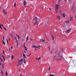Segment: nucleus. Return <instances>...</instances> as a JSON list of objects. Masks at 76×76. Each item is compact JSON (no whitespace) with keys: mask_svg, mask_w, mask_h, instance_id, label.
<instances>
[{"mask_svg":"<svg viewBox=\"0 0 76 76\" xmlns=\"http://www.w3.org/2000/svg\"><path fill=\"white\" fill-rule=\"evenodd\" d=\"M31 53H30L29 55H27V56H28V57H29V56H31Z\"/></svg>","mask_w":76,"mask_h":76,"instance_id":"28","label":"nucleus"},{"mask_svg":"<svg viewBox=\"0 0 76 76\" xmlns=\"http://www.w3.org/2000/svg\"><path fill=\"white\" fill-rule=\"evenodd\" d=\"M50 67H49V70H50Z\"/></svg>","mask_w":76,"mask_h":76,"instance_id":"48","label":"nucleus"},{"mask_svg":"<svg viewBox=\"0 0 76 76\" xmlns=\"http://www.w3.org/2000/svg\"><path fill=\"white\" fill-rule=\"evenodd\" d=\"M10 40V39H8L9 41Z\"/></svg>","mask_w":76,"mask_h":76,"instance_id":"49","label":"nucleus"},{"mask_svg":"<svg viewBox=\"0 0 76 76\" xmlns=\"http://www.w3.org/2000/svg\"><path fill=\"white\" fill-rule=\"evenodd\" d=\"M23 46H24V48H26V47H25V43H24Z\"/></svg>","mask_w":76,"mask_h":76,"instance_id":"21","label":"nucleus"},{"mask_svg":"<svg viewBox=\"0 0 76 76\" xmlns=\"http://www.w3.org/2000/svg\"><path fill=\"white\" fill-rule=\"evenodd\" d=\"M61 18V17H60V16H58V19H59V20H60V19Z\"/></svg>","mask_w":76,"mask_h":76,"instance_id":"13","label":"nucleus"},{"mask_svg":"<svg viewBox=\"0 0 76 76\" xmlns=\"http://www.w3.org/2000/svg\"><path fill=\"white\" fill-rule=\"evenodd\" d=\"M55 12H56V13H57V10H56L55 11Z\"/></svg>","mask_w":76,"mask_h":76,"instance_id":"34","label":"nucleus"},{"mask_svg":"<svg viewBox=\"0 0 76 76\" xmlns=\"http://www.w3.org/2000/svg\"><path fill=\"white\" fill-rule=\"evenodd\" d=\"M19 37H18V39H19Z\"/></svg>","mask_w":76,"mask_h":76,"instance_id":"53","label":"nucleus"},{"mask_svg":"<svg viewBox=\"0 0 76 76\" xmlns=\"http://www.w3.org/2000/svg\"><path fill=\"white\" fill-rule=\"evenodd\" d=\"M69 1H70V0H69Z\"/></svg>","mask_w":76,"mask_h":76,"instance_id":"58","label":"nucleus"},{"mask_svg":"<svg viewBox=\"0 0 76 76\" xmlns=\"http://www.w3.org/2000/svg\"><path fill=\"white\" fill-rule=\"evenodd\" d=\"M42 7L43 8H44V7Z\"/></svg>","mask_w":76,"mask_h":76,"instance_id":"55","label":"nucleus"},{"mask_svg":"<svg viewBox=\"0 0 76 76\" xmlns=\"http://www.w3.org/2000/svg\"><path fill=\"white\" fill-rule=\"evenodd\" d=\"M40 59H41V57H39V58H38V61H39V60H40Z\"/></svg>","mask_w":76,"mask_h":76,"instance_id":"23","label":"nucleus"},{"mask_svg":"<svg viewBox=\"0 0 76 76\" xmlns=\"http://www.w3.org/2000/svg\"><path fill=\"white\" fill-rule=\"evenodd\" d=\"M32 47H34V48H38V47H40V46L39 45L38 46H36L35 45H33V46H32Z\"/></svg>","mask_w":76,"mask_h":76,"instance_id":"4","label":"nucleus"},{"mask_svg":"<svg viewBox=\"0 0 76 76\" xmlns=\"http://www.w3.org/2000/svg\"><path fill=\"white\" fill-rule=\"evenodd\" d=\"M29 37H28V36L27 37L26 39V42H28L29 41V40L28 39Z\"/></svg>","mask_w":76,"mask_h":76,"instance_id":"10","label":"nucleus"},{"mask_svg":"<svg viewBox=\"0 0 76 76\" xmlns=\"http://www.w3.org/2000/svg\"><path fill=\"white\" fill-rule=\"evenodd\" d=\"M0 59H1V62H3V60H2V59L1 57L0 58Z\"/></svg>","mask_w":76,"mask_h":76,"instance_id":"26","label":"nucleus"},{"mask_svg":"<svg viewBox=\"0 0 76 76\" xmlns=\"http://www.w3.org/2000/svg\"><path fill=\"white\" fill-rule=\"evenodd\" d=\"M49 10H51V9L50 8L49 9Z\"/></svg>","mask_w":76,"mask_h":76,"instance_id":"42","label":"nucleus"},{"mask_svg":"<svg viewBox=\"0 0 76 76\" xmlns=\"http://www.w3.org/2000/svg\"><path fill=\"white\" fill-rule=\"evenodd\" d=\"M0 64L1 66L2 64H1V62H0Z\"/></svg>","mask_w":76,"mask_h":76,"instance_id":"43","label":"nucleus"},{"mask_svg":"<svg viewBox=\"0 0 76 76\" xmlns=\"http://www.w3.org/2000/svg\"><path fill=\"white\" fill-rule=\"evenodd\" d=\"M2 57H3V58H4V56H2Z\"/></svg>","mask_w":76,"mask_h":76,"instance_id":"44","label":"nucleus"},{"mask_svg":"<svg viewBox=\"0 0 76 76\" xmlns=\"http://www.w3.org/2000/svg\"><path fill=\"white\" fill-rule=\"evenodd\" d=\"M20 76H22V74H20Z\"/></svg>","mask_w":76,"mask_h":76,"instance_id":"46","label":"nucleus"},{"mask_svg":"<svg viewBox=\"0 0 76 76\" xmlns=\"http://www.w3.org/2000/svg\"><path fill=\"white\" fill-rule=\"evenodd\" d=\"M11 49H12V48H13V47H12V46L11 47Z\"/></svg>","mask_w":76,"mask_h":76,"instance_id":"38","label":"nucleus"},{"mask_svg":"<svg viewBox=\"0 0 76 76\" xmlns=\"http://www.w3.org/2000/svg\"><path fill=\"white\" fill-rule=\"evenodd\" d=\"M3 12L4 14H5L6 15V14H7V13L6 12V11H5V10H3Z\"/></svg>","mask_w":76,"mask_h":76,"instance_id":"8","label":"nucleus"},{"mask_svg":"<svg viewBox=\"0 0 76 76\" xmlns=\"http://www.w3.org/2000/svg\"><path fill=\"white\" fill-rule=\"evenodd\" d=\"M52 39H53V40H54V37L53 36H52Z\"/></svg>","mask_w":76,"mask_h":76,"instance_id":"32","label":"nucleus"},{"mask_svg":"<svg viewBox=\"0 0 76 76\" xmlns=\"http://www.w3.org/2000/svg\"><path fill=\"white\" fill-rule=\"evenodd\" d=\"M15 39H16V40H17V41H18V40H17V39L16 38V37H15Z\"/></svg>","mask_w":76,"mask_h":76,"instance_id":"41","label":"nucleus"},{"mask_svg":"<svg viewBox=\"0 0 76 76\" xmlns=\"http://www.w3.org/2000/svg\"><path fill=\"white\" fill-rule=\"evenodd\" d=\"M23 4H24V6H26V5H27V4H28L27 3H26V1H24V2H23Z\"/></svg>","mask_w":76,"mask_h":76,"instance_id":"6","label":"nucleus"},{"mask_svg":"<svg viewBox=\"0 0 76 76\" xmlns=\"http://www.w3.org/2000/svg\"><path fill=\"white\" fill-rule=\"evenodd\" d=\"M63 17H66V15H65V14H63Z\"/></svg>","mask_w":76,"mask_h":76,"instance_id":"20","label":"nucleus"},{"mask_svg":"<svg viewBox=\"0 0 76 76\" xmlns=\"http://www.w3.org/2000/svg\"><path fill=\"white\" fill-rule=\"evenodd\" d=\"M1 9V7H0V9Z\"/></svg>","mask_w":76,"mask_h":76,"instance_id":"54","label":"nucleus"},{"mask_svg":"<svg viewBox=\"0 0 76 76\" xmlns=\"http://www.w3.org/2000/svg\"><path fill=\"white\" fill-rule=\"evenodd\" d=\"M17 46H18V44H17Z\"/></svg>","mask_w":76,"mask_h":76,"instance_id":"52","label":"nucleus"},{"mask_svg":"<svg viewBox=\"0 0 76 76\" xmlns=\"http://www.w3.org/2000/svg\"><path fill=\"white\" fill-rule=\"evenodd\" d=\"M23 58H21V59H20V61L19 62V64L20 65H22V63H23Z\"/></svg>","mask_w":76,"mask_h":76,"instance_id":"2","label":"nucleus"},{"mask_svg":"<svg viewBox=\"0 0 76 76\" xmlns=\"http://www.w3.org/2000/svg\"><path fill=\"white\" fill-rule=\"evenodd\" d=\"M17 37H18V38H20V37L19 36V35H17Z\"/></svg>","mask_w":76,"mask_h":76,"instance_id":"31","label":"nucleus"},{"mask_svg":"<svg viewBox=\"0 0 76 76\" xmlns=\"http://www.w3.org/2000/svg\"><path fill=\"white\" fill-rule=\"evenodd\" d=\"M16 35H17V36L18 35V34H17Z\"/></svg>","mask_w":76,"mask_h":76,"instance_id":"56","label":"nucleus"},{"mask_svg":"<svg viewBox=\"0 0 76 76\" xmlns=\"http://www.w3.org/2000/svg\"><path fill=\"white\" fill-rule=\"evenodd\" d=\"M49 76H54V75L51 74H50L49 75Z\"/></svg>","mask_w":76,"mask_h":76,"instance_id":"18","label":"nucleus"},{"mask_svg":"<svg viewBox=\"0 0 76 76\" xmlns=\"http://www.w3.org/2000/svg\"><path fill=\"white\" fill-rule=\"evenodd\" d=\"M70 30H71V29L70 28L68 29L66 31H65V33L66 34H69V32H70Z\"/></svg>","mask_w":76,"mask_h":76,"instance_id":"3","label":"nucleus"},{"mask_svg":"<svg viewBox=\"0 0 76 76\" xmlns=\"http://www.w3.org/2000/svg\"><path fill=\"white\" fill-rule=\"evenodd\" d=\"M75 18H76V16H75Z\"/></svg>","mask_w":76,"mask_h":76,"instance_id":"59","label":"nucleus"},{"mask_svg":"<svg viewBox=\"0 0 76 76\" xmlns=\"http://www.w3.org/2000/svg\"><path fill=\"white\" fill-rule=\"evenodd\" d=\"M61 1V0H59L58 2V4H59V3Z\"/></svg>","mask_w":76,"mask_h":76,"instance_id":"29","label":"nucleus"},{"mask_svg":"<svg viewBox=\"0 0 76 76\" xmlns=\"http://www.w3.org/2000/svg\"><path fill=\"white\" fill-rule=\"evenodd\" d=\"M41 41H42V42H45V40L44 39H41Z\"/></svg>","mask_w":76,"mask_h":76,"instance_id":"15","label":"nucleus"},{"mask_svg":"<svg viewBox=\"0 0 76 76\" xmlns=\"http://www.w3.org/2000/svg\"><path fill=\"white\" fill-rule=\"evenodd\" d=\"M60 56V55L59 54V53H58L56 55V56H54V58H55L56 57V58H58V57H59Z\"/></svg>","mask_w":76,"mask_h":76,"instance_id":"5","label":"nucleus"},{"mask_svg":"<svg viewBox=\"0 0 76 76\" xmlns=\"http://www.w3.org/2000/svg\"><path fill=\"white\" fill-rule=\"evenodd\" d=\"M49 50H50L51 49H50V48H49Z\"/></svg>","mask_w":76,"mask_h":76,"instance_id":"45","label":"nucleus"},{"mask_svg":"<svg viewBox=\"0 0 76 76\" xmlns=\"http://www.w3.org/2000/svg\"><path fill=\"white\" fill-rule=\"evenodd\" d=\"M2 66H4V64H2Z\"/></svg>","mask_w":76,"mask_h":76,"instance_id":"47","label":"nucleus"},{"mask_svg":"<svg viewBox=\"0 0 76 76\" xmlns=\"http://www.w3.org/2000/svg\"><path fill=\"white\" fill-rule=\"evenodd\" d=\"M24 63L25 64H26V62H25V60H24Z\"/></svg>","mask_w":76,"mask_h":76,"instance_id":"30","label":"nucleus"},{"mask_svg":"<svg viewBox=\"0 0 76 76\" xmlns=\"http://www.w3.org/2000/svg\"><path fill=\"white\" fill-rule=\"evenodd\" d=\"M4 61H5V58H4Z\"/></svg>","mask_w":76,"mask_h":76,"instance_id":"39","label":"nucleus"},{"mask_svg":"<svg viewBox=\"0 0 76 76\" xmlns=\"http://www.w3.org/2000/svg\"><path fill=\"white\" fill-rule=\"evenodd\" d=\"M36 60H38V58H36Z\"/></svg>","mask_w":76,"mask_h":76,"instance_id":"33","label":"nucleus"},{"mask_svg":"<svg viewBox=\"0 0 76 76\" xmlns=\"http://www.w3.org/2000/svg\"><path fill=\"white\" fill-rule=\"evenodd\" d=\"M56 9L57 10H58V5H57V4H56Z\"/></svg>","mask_w":76,"mask_h":76,"instance_id":"7","label":"nucleus"},{"mask_svg":"<svg viewBox=\"0 0 76 76\" xmlns=\"http://www.w3.org/2000/svg\"><path fill=\"white\" fill-rule=\"evenodd\" d=\"M2 67L3 68H4V66H2Z\"/></svg>","mask_w":76,"mask_h":76,"instance_id":"50","label":"nucleus"},{"mask_svg":"<svg viewBox=\"0 0 76 76\" xmlns=\"http://www.w3.org/2000/svg\"><path fill=\"white\" fill-rule=\"evenodd\" d=\"M31 40H32V39H31Z\"/></svg>","mask_w":76,"mask_h":76,"instance_id":"57","label":"nucleus"},{"mask_svg":"<svg viewBox=\"0 0 76 76\" xmlns=\"http://www.w3.org/2000/svg\"><path fill=\"white\" fill-rule=\"evenodd\" d=\"M16 3H15L14 4V7H16Z\"/></svg>","mask_w":76,"mask_h":76,"instance_id":"27","label":"nucleus"},{"mask_svg":"<svg viewBox=\"0 0 76 76\" xmlns=\"http://www.w3.org/2000/svg\"><path fill=\"white\" fill-rule=\"evenodd\" d=\"M7 42L8 44H9V42H8V40H7Z\"/></svg>","mask_w":76,"mask_h":76,"instance_id":"36","label":"nucleus"},{"mask_svg":"<svg viewBox=\"0 0 76 76\" xmlns=\"http://www.w3.org/2000/svg\"><path fill=\"white\" fill-rule=\"evenodd\" d=\"M65 22H66L67 23H69V20L65 21Z\"/></svg>","mask_w":76,"mask_h":76,"instance_id":"11","label":"nucleus"},{"mask_svg":"<svg viewBox=\"0 0 76 76\" xmlns=\"http://www.w3.org/2000/svg\"><path fill=\"white\" fill-rule=\"evenodd\" d=\"M5 74H6V76H7V75H8V74L7 73V71H6Z\"/></svg>","mask_w":76,"mask_h":76,"instance_id":"16","label":"nucleus"},{"mask_svg":"<svg viewBox=\"0 0 76 76\" xmlns=\"http://www.w3.org/2000/svg\"><path fill=\"white\" fill-rule=\"evenodd\" d=\"M1 74L2 75L4 76V74H3V71L2 70H1Z\"/></svg>","mask_w":76,"mask_h":76,"instance_id":"12","label":"nucleus"},{"mask_svg":"<svg viewBox=\"0 0 76 76\" xmlns=\"http://www.w3.org/2000/svg\"><path fill=\"white\" fill-rule=\"evenodd\" d=\"M3 44L4 45H5V43L4 42V41H3Z\"/></svg>","mask_w":76,"mask_h":76,"instance_id":"19","label":"nucleus"},{"mask_svg":"<svg viewBox=\"0 0 76 76\" xmlns=\"http://www.w3.org/2000/svg\"><path fill=\"white\" fill-rule=\"evenodd\" d=\"M25 53H26V52H25Z\"/></svg>","mask_w":76,"mask_h":76,"instance_id":"60","label":"nucleus"},{"mask_svg":"<svg viewBox=\"0 0 76 76\" xmlns=\"http://www.w3.org/2000/svg\"><path fill=\"white\" fill-rule=\"evenodd\" d=\"M38 18L37 17L34 18L32 20L33 22L34 25H36L37 23H38L39 22H38Z\"/></svg>","mask_w":76,"mask_h":76,"instance_id":"1","label":"nucleus"},{"mask_svg":"<svg viewBox=\"0 0 76 76\" xmlns=\"http://www.w3.org/2000/svg\"><path fill=\"white\" fill-rule=\"evenodd\" d=\"M2 51H3L2 52L4 54H5V53H4V50H3Z\"/></svg>","mask_w":76,"mask_h":76,"instance_id":"22","label":"nucleus"},{"mask_svg":"<svg viewBox=\"0 0 76 76\" xmlns=\"http://www.w3.org/2000/svg\"><path fill=\"white\" fill-rule=\"evenodd\" d=\"M4 28L5 29V31H7V29H6V28Z\"/></svg>","mask_w":76,"mask_h":76,"instance_id":"35","label":"nucleus"},{"mask_svg":"<svg viewBox=\"0 0 76 76\" xmlns=\"http://www.w3.org/2000/svg\"><path fill=\"white\" fill-rule=\"evenodd\" d=\"M0 28H1V29H3V28H1V24H0Z\"/></svg>","mask_w":76,"mask_h":76,"instance_id":"17","label":"nucleus"},{"mask_svg":"<svg viewBox=\"0 0 76 76\" xmlns=\"http://www.w3.org/2000/svg\"><path fill=\"white\" fill-rule=\"evenodd\" d=\"M73 17H72V15H71V17H70V21H71L73 19Z\"/></svg>","mask_w":76,"mask_h":76,"instance_id":"9","label":"nucleus"},{"mask_svg":"<svg viewBox=\"0 0 76 76\" xmlns=\"http://www.w3.org/2000/svg\"><path fill=\"white\" fill-rule=\"evenodd\" d=\"M3 40H4V37H3Z\"/></svg>","mask_w":76,"mask_h":76,"instance_id":"40","label":"nucleus"},{"mask_svg":"<svg viewBox=\"0 0 76 76\" xmlns=\"http://www.w3.org/2000/svg\"><path fill=\"white\" fill-rule=\"evenodd\" d=\"M11 59H12V60H13V55H12L11 56Z\"/></svg>","mask_w":76,"mask_h":76,"instance_id":"14","label":"nucleus"},{"mask_svg":"<svg viewBox=\"0 0 76 76\" xmlns=\"http://www.w3.org/2000/svg\"><path fill=\"white\" fill-rule=\"evenodd\" d=\"M25 48V50H26V51L28 49V48Z\"/></svg>","mask_w":76,"mask_h":76,"instance_id":"24","label":"nucleus"},{"mask_svg":"<svg viewBox=\"0 0 76 76\" xmlns=\"http://www.w3.org/2000/svg\"><path fill=\"white\" fill-rule=\"evenodd\" d=\"M10 48L9 49L10 51Z\"/></svg>","mask_w":76,"mask_h":76,"instance_id":"51","label":"nucleus"},{"mask_svg":"<svg viewBox=\"0 0 76 76\" xmlns=\"http://www.w3.org/2000/svg\"><path fill=\"white\" fill-rule=\"evenodd\" d=\"M1 26L3 27V24H1Z\"/></svg>","mask_w":76,"mask_h":76,"instance_id":"37","label":"nucleus"},{"mask_svg":"<svg viewBox=\"0 0 76 76\" xmlns=\"http://www.w3.org/2000/svg\"><path fill=\"white\" fill-rule=\"evenodd\" d=\"M23 56L24 57H25V55L24 53H23Z\"/></svg>","mask_w":76,"mask_h":76,"instance_id":"25","label":"nucleus"}]
</instances>
